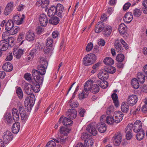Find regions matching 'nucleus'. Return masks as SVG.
<instances>
[{
	"instance_id": "nucleus-1",
	"label": "nucleus",
	"mask_w": 147,
	"mask_h": 147,
	"mask_svg": "<svg viewBox=\"0 0 147 147\" xmlns=\"http://www.w3.org/2000/svg\"><path fill=\"white\" fill-rule=\"evenodd\" d=\"M40 64L37 67L38 70L34 69L32 71V75L34 80L40 84L43 83V77L46 71L48 63L44 58H40Z\"/></svg>"
},
{
	"instance_id": "nucleus-2",
	"label": "nucleus",
	"mask_w": 147,
	"mask_h": 147,
	"mask_svg": "<svg viewBox=\"0 0 147 147\" xmlns=\"http://www.w3.org/2000/svg\"><path fill=\"white\" fill-rule=\"evenodd\" d=\"M71 129H59V132L60 135L59 137L52 139L54 141L51 140L47 144L46 147H55V142L57 143H60L61 144H63L66 142V139L67 137L66 136L69 133Z\"/></svg>"
},
{
	"instance_id": "nucleus-3",
	"label": "nucleus",
	"mask_w": 147,
	"mask_h": 147,
	"mask_svg": "<svg viewBox=\"0 0 147 147\" xmlns=\"http://www.w3.org/2000/svg\"><path fill=\"white\" fill-rule=\"evenodd\" d=\"M93 83V81L91 80H88L85 82L84 89L78 95V98L80 100H82L88 96L89 94V92L91 90V88L92 84Z\"/></svg>"
},
{
	"instance_id": "nucleus-4",
	"label": "nucleus",
	"mask_w": 147,
	"mask_h": 147,
	"mask_svg": "<svg viewBox=\"0 0 147 147\" xmlns=\"http://www.w3.org/2000/svg\"><path fill=\"white\" fill-rule=\"evenodd\" d=\"M123 137V134L120 131L117 132L112 137V140L115 145L119 146L121 144Z\"/></svg>"
},
{
	"instance_id": "nucleus-5",
	"label": "nucleus",
	"mask_w": 147,
	"mask_h": 147,
	"mask_svg": "<svg viewBox=\"0 0 147 147\" xmlns=\"http://www.w3.org/2000/svg\"><path fill=\"white\" fill-rule=\"evenodd\" d=\"M26 50L25 48L22 49H18V47L15 46L13 47V53L14 56L17 59H20L24 51Z\"/></svg>"
},
{
	"instance_id": "nucleus-6",
	"label": "nucleus",
	"mask_w": 147,
	"mask_h": 147,
	"mask_svg": "<svg viewBox=\"0 0 147 147\" xmlns=\"http://www.w3.org/2000/svg\"><path fill=\"white\" fill-rule=\"evenodd\" d=\"M19 111L20 114L21 120L23 122H25L28 118V113L22 106H20L19 107Z\"/></svg>"
},
{
	"instance_id": "nucleus-7",
	"label": "nucleus",
	"mask_w": 147,
	"mask_h": 147,
	"mask_svg": "<svg viewBox=\"0 0 147 147\" xmlns=\"http://www.w3.org/2000/svg\"><path fill=\"white\" fill-rule=\"evenodd\" d=\"M61 122L67 128L72 126L73 123V121L71 119L67 117L63 118V116H61L59 120V123H61Z\"/></svg>"
},
{
	"instance_id": "nucleus-8",
	"label": "nucleus",
	"mask_w": 147,
	"mask_h": 147,
	"mask_svg": "<svg viewBox=\"0 0 147 147\" xmlns=\"http://www.w3.org/2000/svg\"><path fill=\"white\" fill-rule=\"evenodd\" d=\"M100 129L105 128L106 129L107 127L105 123L103 122H100L96 124L95 123H92L88 125L86 129Z\"/></svg>"
},
{
	"instance_id": "nucleus-9",
	"label": "nucleus",
	"mask_w": 147,
	"mask_h": 147,
	"mask_svg": "<svg viewBox=\"0 0 147 147\" xmlns=\"http://www.w3.org/2000/svg\"><path fill=\"white\" fill-rule=\"evenodd\" d=\"M34 104V102L31 97H27L24 101L25 107L27 111H30Z\"/></svg>"
},
{
	"instance_id": "nucleus-10",
	"label": "nucleus",
	"mask_w": 147,
	"mask_h": 147,
	"mask_svg": "<svg viewBox=\"0 0 147 147\" xmlns=\"http://www.w3.org/2000/svg\"><path fill=\"white\" fill-rule=\"evenodd\" d=\"M3 138V142L6 144L12 140L13 136L11 132L7 130L4 133Z\"/></svg>"
},
{
	"instance_id": "nucleus-11",
	"label": "nucleus",
	"mask_w": 147,
	"mask_h": 147,
	"mask_svg": "<svg viewBox=\"0 0 147 147\" xmlns=\"http://www.w3.org/2000/svg\"><path fill=\"white\" fill-rule=\"evenodd\" d=\"M64 7L61 4H57L56 7V15L61 18H62L65 14Z\"/></svg>"
},
{
	"instance_id": "nucleus-12",
	"label": "nucleus",
	"mask_w": 147,
	"mask_h": 147,
	"mask_svg": "<svg viewBox=\"0 0 147 147\" xmlns=\"http://www.w3.org/2000/svg\"><path fill=\"white\" fill-rule=\"evenodd\" d=\"M22 88L25 92L28 95H32V85L27 83L25 82L22 84Z\"/></svg>"
},
{
	"instance_id": "nucleus-13",
	"label": "nucleus",
	"mask_w": 147,
	"mask_h": 147,
	"mask_svg": "<svg viewBox=\"0 0 147 147\" xmlns=\"http://www.w3.org/2000/svg\"><path fill=\"white\" fill-rule=\"evenodd\" d=\"M138 99L137 96L134 94L130 95L128 96L127 99L128 104L130 106H133L137 102Z\"/></svg>"
},
{
	"instance_id": "nucleus-14",
	"label": "nucleus",
	"mask_w": 147,
	"mask_h": 147,
	"mask_svg": "<svg viewBox=\"0 0 147 147\" xmlns=\"http://www.w3.org/2000/svg\"><path fill=\"white\" fill-rule=\"evenodd\" d=\"M134 131L137 133L136 138L137 140L139 141L142 140L144 138L145 133L143 129H133Z\"/></svg>"
},
{
	"instance_id": "nucleus-15",
	"label": "nucleus",
	"mask_w": 147,
	"mask_h": 147,
	"mask_svg": "<svg viewBox=\"0 0 147 147\" xmlns=\"http://www.w3.org/2000/svg\"><path fill=\"white\" fill-rule=\"evenodd\" d=\"M123 116V114L121 111L115 112L113 116L114 118L115 122L117 123H119L122 120Z\"/></svg>"
},
{
	"instance_id": "nucleus-16",
	"label": "nucleus",
	"mask_w": 147,
	"mask_h": 147,
	"mask_svg": "<svg viewBox=\"0 0 147 147\" xmlns=\"http://www.w3.org/2000/svg\"><path fill=\"white\" fill-rule=\"evenodd\" d=\"M39 21L40 24L42 26H45L48 23V19L47 16L44 14L40 15L39 18Z\"/></svg>"
},
{
	"instance_id": "nucleus-17",
	"label": "nucleus",
	"mask_w": 147,
	"mask_h": 147,
	"mask_svg": "<svg viewBox=\"0 0 147 147\" xmlns=\"http://www.w3.org/2000/svg\"><path fill=\"white\" fill-rule=\"evenodd\" d=\"M98 77L101 80H106L109 77L108 73L104 69H102L100 71L98 74Z\"/></svg>"
},
{
	"instance_id": "nucleus-18",
	"label": "nucleus",
	"mask_w": 147,
	"mask_h": 147,
	"mask_svg": "<svg viewBox=\"0 0 147 147\" xmlns=\"http://www.w3.org/2000/svg\"><path fill=\"white\" fill-rule=\"evenodd\" d=\"M22 17L20 18L19 16L18 15H14L13 17V20L14 22H16L18 25L21 24L23 21V20L24 18V15L22 14Z\"/></svg>"
},
{
	"instance_id": "nucleus-19",
	"label": "nucleus",
	"mask_w": 147,
	"mask_h": 147,
	"mask_svg": "<svg viewBox=\"0 0 147 147\" xmlns=\"http://www.w3.org/2000/svg\"><path fill=\"white\" fill-rule=\"evenodd\" d=\"M35 38L34 32L30 30L26 34V38L28 41H33Z\"/></svg>"
},
{
	"instance_id": "nucleus-20",
	"label": "nucleus",
	"mask_w": 147,
	"mask_h": 147,
	"mask_svg": "<svg viewBox=\"0 0 147 147\" xmlns=\"http://www.w3.org/2000/svg\"><path fill=\"white\" fill-rule=\"evenodd\" d=\"M133 18L132 14L131 12H128L125 14L123 20L125 22L129 23L131 22Z\"/></svg>"
},
{
	"instance_id": "nucleus-21",
	"label": "nucleus",
	"mask_w": 147,
	"mask_h": 147,
	"mask_svg": "<svg viewBox=\"0 0 147 147\" xmlns=\"http://www.w3.org/2000/svg\"><path fill=\"white\" fill-rule=\"evenodd\" d=\"M77 113L76 110L74 109H68L67 112V114L71 119L75 118L77 116Z\"/></svg>"
},
{
	"instance_id": "nucleus-22",
	"label": "nucleus",
	"mask_w": 147,
	"mask_h": 147,
	"mask_svg": "<svg viewBox=\"0 0 147 147\" xmlns=\"http://www.w3.org/2000/svg\"><path fill=\"white\" fill-rule=\"evenodd\" d=\"M12 114L13 119L16 121L19 120V114L18 109L13 108L12 110Z\"/></svg>"
},
{
	"instance_id": "nucleus-23",
	"label": "nucleus",
	"mask_w": 147,
	"mask_h": 147,
	"mask_svg": "<svg viewBox=\"0 0 147 147\" xmlns=\"http://www.w3.org/2000/svg\"><path fill=\"white\" fill-rule=\"evenodd\" d=\"M9 44L7 40H1L0 41V49L5 51L8 48Z\"/></svg>"
},
{
	"instance_id": "nucleus-24",
	"label": "nucleus",
	"mask_w": 147,
	"mask_h": 147,
	"mask_svg": "<svg viewBox=\"0 0 147 147\" xmlns=\"http://www.w3.org/2000/svg\"><path fill=\"white\" fill-rule=\"evenodd\" d=\"M112 31V28L110 26H105L103 31V35L105 37H108L111 34Z\"/></svg>"
},
{
	"instance_id": "nucleus-25",
	"label": "nucleus",
	"mask_w": 147,
	"mask_h": 147,
	"mask_svg": "<svg viewBox=\"0 0 147 147\" xmlns=\"http://www.w3.org/2000/svg\"><path fill=\"white\" fill-rule=\"evenodd\" d=\"M14 26V24L12 20H9L6 22L5 25V30L7 31H9Z\"/></svg>"
},
{
	"instance_id": "nucleus-26",
	"label": "nucleus",
	"mask_w": 147,
	"mask_h": 147,
	"mask_svg": "<svg viewBox=\"0 0 147 147\" xmlns=\"http://www.w3.org/2000/svg\"><path fill=\"white\" fill-rule=\"evenodd\" d=\"M2 68L5 71L9 72L12 70L13 67L10 62H7L3 65Z\"/></svg>"
},
{
	"instance_id": "nucleus-27",
	"label": "nucleus",
	"mask_w": 147,
	"mask_h": 147,
	"mask_svg": "<svg viewBox=\"0 0 147 147\" xmlns=\"http://www.w3.org/2000/svg\"><path fill=\"white\" fill-rule=\"evenodd\" d=\"M56 7L54 6H51L48 10L47 14L48 16L51 17L56 14Z\"/></svg>"
},
{
	"instance_id": "nucleus-28",
	"label": "nucleus",
	"mask_w": 147,
	"mask_h": 147,
	"mask_svg": "<svg viewBox=\"0 0 147 147\" xmlns=\"http://www.w3.org/2000/svg\"><path fill=\"white\" fill-rule=\"evenodd\" d=\"M35 82H36V84H35L32 85V92L34 91L35 93L38 92L40 90V85H42V83L40 84L38 82H37L35 80Z\"/></svg>"
},
{
	"instance_id": "nucleus-29",
	"label": "nucleus",
	"mask_w": 147,
	"mask_h": 147,
	"mask_svg": "<svg viewBox=\"0 0 147 147\" xmlns=\"http://www.w3.org/2000/svg\"><path fill=\"white\" fill-rule=\"evenodd\" d=\"M103 28V23L101 22H99L98 23L95 27V31L96 33H99L102 30Z\"/></svg>"
},
{
	"instance_id": "nucleus-30",
	"label": "nucleus",
	"mask_w": 147,
	"mask_h": 147,
	"mask_svg": "<svg viewBox=\"0 0 147 147\" xmlns=\"http://www.w3.org/2000/svg\"><path fill=\"white\" fill-rule=\"evenodd\" d=\"M129 105L128 103L123 102L121 106V111L123 113H127L129 110Z\"/></svg>"
},
{
	"instance_id": "nucleus-31",
	"label": "nucleus",
	"mask_w": 147,
	"mask_h": 147,
	"mask_svg": "<svg viewBox=\"0 0 147 147\" xmlns=\"http://www.w3.org/2000/svg\"><path fill=\"white\" fill-rule=\"evenodd\" d=\"M127 30L126 26L124 23H121L119 26V30L121 34H123L125 33Z\"/></svg>"
},
{
	"instance_id": "nucleus-32",
	"label": "nucleus",
	"mask_w": 147,
	"mask_h": 147,
	"mask_svg": "<svg viewBox=\"0 0 147 147\" xmlns=\"http://www.w3.org/2000/svg\"><path fill=\"white\" fill-rule=\"evenodd\" d=\"M81 139L82 140H84V142L86 141L91 139V136L90 135L89 133H83L82 134Z\"/></svg>"
},
{
	"instance_id": "nucleus-33",
	"label": "nucleus",
	"mask_w": 147,
	"mask_h": 147,
	"mask_svg": "<svg viewBox=\"0 0 147 147\" xmlns=\"http://www.w3.org/2000/svg\"><path fill=\"white\" fill-rule=\"evenodd\" d=\"M59 22V18L57 17H54L51 18L49 20V22L50 24L53 25H57Z\"/></svg>"
},
{
	"instance_id": "nucleus-34",
	"label": "nucleus",
	"mask_w": 147,
	"mask_h": 147,
	"mask_svg": "<svg viewBox=\"0 0 147 147\" xmlns=\"http://www.w3.org/2000/svg\"><path fill=\"white\" fill-rule=\"evenodd\" d=\"M104 63L108 65H112L114 63V60L110 57H106L104 60Z\"/></svg>"
},
{
	"instance_id": "nucleus-35",
	"label": "nucleus",
	"mask_w": 147,
	"mask_h": 147,
	"mask_svg": "<svg viewBox=\"0 0 147 147\" xmlns=\"http://www.w3.org/2000/svg\"><path fill=\"white\" fill-rule=\"evenodd\" d=\"M132 129H126L125 131L126 138L128 140H130L133 136Z\"/></svg>"
},
{
	"instance_id": "nucleus-36",
	"label": "nucleus",
	"mask_w": 147,
	"mask_h": 147,
	"mask_svg": "<svg viewBox=\"0 0 147 147\" xmlns=\"http://www.w3.org/2000/svg\"><path fill=\"white\" fill-rule=\"evenodd\" d=\"M143 126L144 125L139 120L136 121L134 124V129H142Z\"/></svg>"
},
{
	"instance_id": "nucleus-37",
	"label": "nucleus",
	"mask_w": 147,
	"mask_h": 147,
	"mask_svg": "<svg viewBox=\"0 0 147 147\" xmlns=\"http://www.w3.org/2000/svg\"><path fill=\"white\" fill-rule=\"evenodd\" d=\"M137 78L138 81L141 83H143L145 81V76L142 73H138Z\"/></svg>"
},
{
	"instance_id": "nucleus-38",
	"label": "nucleus",
	"mask_w": 147,
	"mask_h": 147,
	"mask_svg": "<svg viewBox=\"0 0 147 147\" xmlns=\"http://www.w3.org/2000/svg\"><path fill=\"white\" fill-rule=\"evenodd\" d=\"M111 97L116 107H117L119 105V102L117 94L115 93H113L111 95Z\"/></svg>"
},
{
	"instance_id": "nucleus-39",
	"label": "nucleus",
	"mask_w": 147,
	"mask_h": 147,
	"mask_svg": "<svg viewBox=\"0 0 147 147\" xmlns=\"http://www.w3.org/2000/svg\"><path fill=\"white\" fill-rule=\"evenodd\" d=\"M99 86L96 84H94L92 86L90 90L92 93H96L99 92Z\"/></svg>"
},
{
	"instance_id": "nucleus-40",
	"label": "nucleus",
	"mask_w": 147,
	"mask_h": 147,
	"mask_svg": "<svg viewBox=\"0 0 147 147\" xmlns=\"http://www.w3.org/2000/svg\"><path fill=\"white\" fill-rule=\"evenodd\" d=\"M138 81L136 78H134L131 80V85L133 87L137 89L139 87V84Z\"/></svg>"
},
{
	"instance_id": "nucleus-41",
	"label": "nucleus",
	"mask_w": 147,
	"mask_h": 147,
	"mask_svg": "<svg viewBox=\"0 0 147 147\" xmlns=\"http://www.w3.org/2000/svg\"><path fill=\"white\" fill-rule=\"evenodd\" d=\"M69 105L71 108H76L78 105V103L76 101H74L71 99L69 101Z\"/></svg>"
},
{
	"instance_id": "nucleus-42",
	"label": "nucleus",
	"mask_w": 147,
	"mask_h": 147,
	"mask_svg": "<svg viewBox=\"0 0 147 147\" xmlns=\"http://www.w3.org/2000/svg\"><path fill=\"white\" fill-rule=\"evenodd\" d=\"M85 57L89 60H91L92 63L93 61H95L96 59V56L93 54H88L86 55Z\"/></svg>"
},
{
	"instance_id": "nucleus-43",
	"label": "nucleus",
	"mask_w": 147,
	"mask_h": 147,
	"mask_svg": "<svg viewBox=\"0 0 147 147\" xmlns=\"http://www.w3.org/2000/svg\"><path fill=\"white\" fill-rule=\"evenodd\" d=\"M115 47L117 51L121 52L123 51V47L119 42H115Z\"/></svg>"
},
{
	"instance_id": "nucleus-44",
	"label": "nucleus",
	"mask_w": 147,
	"mask_h": 147,
	"mask_svg": "<svg viewBox=\"0 0 147 147\" xmlns=\"http://www.w3.org/2000/svg\"><path fill=\"white\" fill-rule=\"evenodd\" d=\"M10 33L8 31H5L4 32L2 35V38L3 39V40H7L10 38Z\"/></svg>"
},
{
	"instance_id": "nucleus-45",
	"label": "nucleus",
	"mask_w": 147,
	"mask_h": 147,
	"mask_svg": "<svg viewBox=\"0 0 147 147\" xmlns=\"http://www.w3.org/2000/svg\"><path fill=\"white\" fill-rule=\"evenodd\" d=\"M20 30V28L18 26L14 27L10 31V34L14 35L17 34Z\"/></svg>"
},
{
	"instance_id": "nucleus-46",
	"label": "nucleus",
	"mask_w": 147,
	"mask_h": 147,
	"mask_svg": "<svg viewBox=\"0 0 147 147\" xmlns=\"http://www.w3.org/2000/svg\"><path fill=\"white\" fill-rule=\"evenodd\" d=\"M142 11L140 9L136 8L133 11V14L134 16L139 17L141 15Z\"/></svg>"
},
{
	"instance_id": "nucleus-47",
	"label": "nucleus",
	"mask_w": 147,
	"mask_h": 147,
	"mask_svg": "<svg viewBox=\"0 0 147 147\" xmlns=\"http://www.w3.org/2000/svg\"><path fill=\"white\" fill-rule=\"evenodd\" d=\"M16 93L19 98L21 99L23 97V93L21 88L19 87L16 90Z\"/></svg>"
},
{
	"instance_id": "nucleus-48",
	"label": "nucleus",
	"mask_w": 147,
	"mask_h": 147,
	"mask_svg": "<svg viewBox=\"0 0 147 147\" xmlns=\"http://www.w3.org/2000/svg\"><path fill=\"white\" fill-rule=\"evenodd\" d=\"M124 59V56L122 54H118L116 57V60L118 62H121Z\"/></svg>"
},
{
	"instance_id": "nucleus-49",
	"label": "nucleus",
	"mask_w": 147,
	"mask_h": 147,
	"mask_svg": "<svg viewBox=\"0 0 147 147\" xmlns=\"http://www.w3.org/2000/svg\"><path fill=\"white\" fill-rule=\"evenodd\" d=\"M99 86L103 89H105L108 86V83L106 81H103L101 80L100 82V84Z\"/></svg>"
},
{
	"instance_id": "nucleus-50",
	"label": "nucleus",
	"mask_w": 147,
	"mask_h": 147,
	"mask_svg": "<svg viewBox=\"0 0 147 147\" xmlns=\"http://www.w3.org/2000/svg\"><path fill=\"white\" fill-rule=\"evenodd\" d=\"M91 60H89L86 57H85L83 59V63L85 65H88L92 64Z\"/></svg>"
},
{
	"instance_id": "nucleus-51",
	"label": "nucleus",
	"mask_w": 147,
	"mask_h": 147,
	"mask_svg": "<svg viewBox=\"0 0 147 147\" xmlns=\"http://www.w3.org/2000/svg\"><path fill=\"white\" fill-rule=\"evenodd\" d=\"M88 140L84 142V144L86 147H91L93 144V142L92 139Z\"/></svg>"
},
{
	"instance_id": "nucleus-52",
	"label": "nucleus",
	"mask_w": 147,
	"mask_h": 147,
	"mask_svg": "<svg viewBox=\"0 0 147 147\" xmlns=\"http://www.w3.org/2000/svg\"><path fill=\"white\" fill-rule=\"evenodd\" d=\"M46 45L47 47H52L53 45V40L51 37H49L47 40Z\"/></svg>"
},
{
	"instance_id": "nucleus-53",
	"label": "nucleus",
	"mask_w": 147,
	"mask_h": 147,
	"mask_svg": "<svg viewBox=\"0 0 147 147\" xmlns=\"http://www.w3.org/2000/svg\"><path fill=\"white\" fill-rule=\"evenodd\" d=\"M107 122L109 124H112L115 122L114 118L110 116H108L106 119Z\"/></svg>"
},
{
	"instance_id": "nucleus-54",
	"label": "nucleus",
	"mask_w": 147,
	"mask_h": 147,
	"mask_svg": "<svg viewBox=\"0 0 147 147\" xmlns=\"http://www.w3.org/2000/svg\"><path fill=\"white\" fill-rule=\"evenodd\" d=\"M5 121L8 123H9L12 122V117L10 114L8 113L6 115Z\"/></svg>"
},
{
	"instance_id": "nucleus-55",
	"label": "nucleus",
	"mask_w": 147,
	"mask_h": 147,
	"mask_svg": "<svg viewBox=\"0 0 147 147\" xmlns=\"http://www.w3.org/2000/svg\"><path fill=\"white\" fill-rule=\"evenodd\" d=\"M7 42L9 46L12 47L14 44L15 39L13 37H10L7 40Z\"/></svg>"
},
{
	"instance_id": "nucleus-56",
	"label": "nucleus",
	"mask_w": 147,
	"mask_h": 147,
	"mask_svg": "<svg viewBox=\"0 0 147 147\" xmlns=\"http://www.w3.org/2000/svg\"><path fill=\"white\" fill-rule=\"evenodd\" d=\"M6 7L9 9L11 11H12L13 9L14 4L13 2H9L8 3Z\"/></svg>"
},
{
	"instance_id": "nucleus-57",
	"label": "nucleus",
	"mask_w": 147,
	"mask_h": 147,
	"mask_svg": "<svg viewBox=\"0 0 147 147\" xmlns=\"http://www.w3.org/2000/svg\"><path fill=\"white\" fill-rule=\"evenodd\" d=\"M143 11L145 14H147V1H144L142 3Z\"/></svg>"
},
{
	"instance_id": "nucleus-58",
	"label": "nucleus",
	"mask_w": 147,
	"mask_h": 147,
	"mask_svg": "<svg viewBox=\"0 0 147 147\" xmlns=\"http://www.w3.org/2000/svg\"><path fill=\"white\" fill-rule=\"evenodd\" d=\"M93 47V44L91 42L89 43L86 47V50L87 52L91 51Z\"/></svg>"
},
{
	"instance_id": "nucleus-59",
	"label": "nucleus",
	"mask_w": 147,
	"mask_h": 147,
	"mask_svg": "<svg viewBox=\"0 0 147 147\" xmlns=\"http://www.w3.org/2000/svg\"><path fill=\"white\" fill-rule=\"evenodd\" d=\"M24 37V33L23 32H21L17 40V42H20L23 39Z\"/></svg>"
},
{
	"instance_id": "nucleus-60",
	"label": "nucleus",
	"mask_w": 147,
	"mask_h": 147,
	"mask_svg": "<svg viewBox=\"0 0 147 147\" xmlns=\"http://www.w3.org/2000/svg\"><path fill=\"white\" fill-rule=\"evenodd\" d=\"M116 69L115 67L113 66H110L108 68V73L111 74L114 73L116 71Z\"/></svg>"
},
{
	"instance_id": "nucleus-61",
	"label": "nucleus",
	"mask_w": 147,
	"mask_h": 147,
	"mask_svg": "<svg viewBox=\"0 0 147 147\" xmlns=\"http://www.w3.org/2000/svg\"><path fill=\"white\" fill-rule=\"evenodd\" d=\"M85 112L86 111L85 109L82 108H80L78 111L79 115L81 117H84Z\"/></svg>"
},
{
	"instance_id": "nucleus-62",
	"label": "nucleus",
	"mask_w": 147,
	"mask_h": 147,
	"mask_svg": "<svg viewBox=\"0 0 147 147\" xmlns=\"http://www.w3.org/2000/svg\"><path fill=\"white\" fill-rule=\"evenodd\" d=\"M90 134H92L94 136H96L97 134V131L96 129H86Z\"/></svg>"
},
{
	"instance_id": "nucleus-63",
	"label": "nucleus",
	"mask_w": 147,
	"mask_h": 147,
	"mask_svg": "<svg viewBox=\"0 0 147 147\" xmlns=\"http://www.w3.org/2000/svg\"><path fill=\"white\" fill-rule=\"evenodd\" d=\"M44 32V28L42 27L39 26L36 29V33L38 34H40Z\"/></svg>"
},
{
	"instance_id": "nucleus-64",
	"label": "nucleus",
	"mask_w": 147,
	"mask_h": 147,
	"mask_svg": "<svg viewBox=\"0 0 147 147\" xmlns=\"http://www.w3.org/2000/svg\"><path fill=\"white\" fill-rule=\"evenodd\" d=\"M24 78L28 81L30 82L31 80V75L29 73H26L24 75Z\"/></svg>"
}]
</instances>
